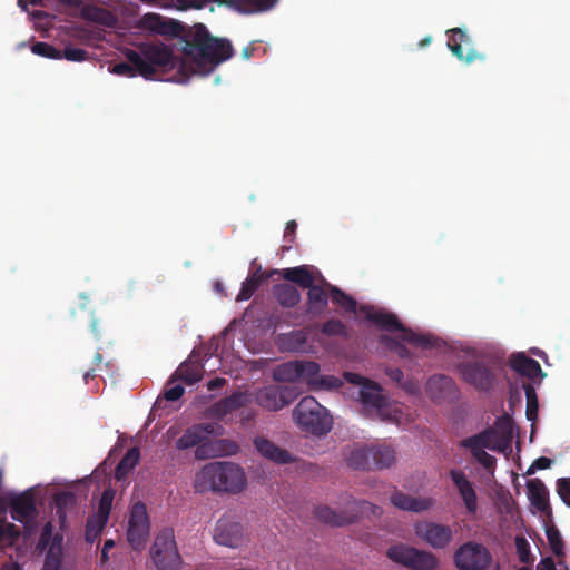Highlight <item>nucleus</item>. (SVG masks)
Returning <instances> with one entry per match:
<instances>
[{
    "mask_svg": "<svg viewBox=\"0 0 570 570\" xmlns=\"http://www.w3.org/2000/svg\"><path fill=\"white\" fill-rule=\"evenodd\" d=\"M525 396H527V416L529 420L533 421L537 417L538 412V401L537 395L530 385L524 386Z\"/></svg>",
    "mask_w": 570,
    "mask_h": 570,
    "instance_id": "e433bc0d",
    "label": "nucleus"
},
{
    "mask_svg": "<svg viewBox=\"0 0 570 570\" xmlns=\"http://www.w3.org/2000/svg\"><path fill=\"white\" fill-rule=\"evenodd\" d=\"M149 517L145 504H132L128 515L127 538L134 548L141 547L149 534Z\"/></svg>",
    "mask_w": 570,
    "mask_h": 570,
    "instance_id": "dca6fc26",
    "label": "nucleus"
},
{
    "mask_svg": "<svg viewBox=\"0 0 570 570\" xmlns=\"http://www.w3.org/2000/svg\"><path fill=\"white\" fill-rule=\"evenodd\" d=\"M295 393L288 387L268 384L257 391L256 403L267 411H279L295 399Z\"/></svg>",
    "mask_w": 570,
    "mask_h": 570,
    "instance_id": "f3484780",
    "label": "nucleus"
},
{
    "mask_svg": "<svg viewBox=\"0 0 570 570\" xmlns=\"http://www.w3.org/2000/svg\"><path fill=\"white\" fill-rule=\"evenodd\" d=\"M551 464L550 459L548 458H539L535 460L528 469L527 474H533L537 470L548 469Z\"/></svg>",
    "mask_w": 570,
    "mask_h": 570,
    "instance_id": "a18cd8bd",
    "label": "nucleus"
},
{
    "mask_svg": "<svg viewBox=\"0 0 570 570\" xmlns=\"http://www.w3.org/2000/svg\"><path fill=\"white\" fill-rule=\"evenodd\" d=\"M139 27L145 31L169 37L178 36L181 29L179 23L156 13L145 14L139 21Z\"/></svg>",
    "mask_w": 570,
    "mask_h": 570,
    "instance_id": "4be33fe9",
    "label": "nucleus"
},
{
    "mask_svg": "<svg viewBox=\"0 0 570 570\" xmlns=\"http://www.w3.org/2000/svg\"><path fill=\"white\" fill-rule=\"evenodd\" d=\"M412 499L413 495L403 492H394L391 495L390 501L394 507L404 511H410V508L412 505Z\"/></svg>",
    "mask_w": 570,
    "mask_h": 570,
    "instance_id": "58836bf2",
    "label": "nucleus"
},
{
    "mask_svg": "<svg viewBox=\"0 0 570 570\" xmlns=\"http://www.w3.org/2000/svg\"><path fill=\"white\" fill-rule=\"evenodd\" d=\"M333 299L343 307L356 312V303L337 289H333Z\"/></svg>",
    "mask_w": 570,
    "mask_h": 570,
    "instance_id": "79ce46f5",
    "label": "nucleus"
},
{
    "mask_svg": "<svg viewBox=\"0 0 570 570\" xmlns=\"http://www.w3.org/2000/svg\"><path fill=\"white\" fill-rule=\"evenodd\" d=\"M275 0H229V3L242 12H255L266 10Z\"/></svg>",
    "mask_w": 570,
    "mask_h": 570,
    "instance_id": "7c9ffc66",
    "label": "nucleus"
},
{
    "mask_svg": "<svg viewBox=\"0 0 570 570\" xmlns=\"http://www.w3.org/2000/svg\"><path fill=\"white\" fill-rule=\"evenodd\" d=\"M115 547V542L114 540H107L105 543H104V548H102V560L106 561L108 559V551L110 549H112Z\"/></svg>",
    "mask_w": 570,
    "mask_h": 570,
    "instance_id": "864d4df0",
    "label": "nucleus"
},
{
    "mask_svg": "<svg viewBox=\"0 0 570 570\" xmlns=\"http://www.w3.org/2000/svg\"><path fill=\"white\" fill-rule=\"evenodd\" d=\"M491 563V553L478 542L463 543L454 553V564L459 570H488Z\"/></svg>",
    "mask_w": 570,
    "mask_h": 570,
    "instance_id": "9b49d317",
    "label": "nucleus"
},
{
    "mask_svg": "<svg viewBox=\"0 0 570 570\" xmlns=\"http://www.w3.org/2000/svg\"><path fill=\"white\" fill-rule=\"evenodd\" d=\"M295 423L306 433L326 434L332 429V417L327 410L314 397H304L293 411Z\"/></svg>",
    "mask_w": 570,
    "mask_h": 570,
    "instance_id": "6e6552de",
    "label": "nucleus"
},
{
    "mask_svg": "<svg viewBox=\"0 0 570 570\" xmlns=\"http://www.w3.org/2000/svg\"><path fill=\"white\" fill-rule=\"evenodd\" d=\"M184 394V387L179 384H175L171 387L167 389L165 392V396L169 401H176Z\"/></svg>",
    "mask_w": 570,
    "mask_h": 570,
    "instance_id": "49530a36",
    "label": "nucleus"
},
{
    "mask_svg": "<svg viewBox=\"0 0 570 570\" xmlns=\"http://www.w3.org/2000/svg\"><path fill=\"white\" fill-rule=\"evenodd\" d=\"M292 336L297 340L296 344H291V343L286 344L285 342H283L282 345L285 346V347L292 348V350H298L301 347V344L304 342L305 338H304V336L301 333H295Z\"/></svg>",
    "mask_w": 570,
    "mask_h": 570,
    "instance_id": "603ef678",
    "label": "nucleus"
},
{
    "mask_svg": "<svg viewBox=\"0 0 570 570\" xmlns=\"http://www.w3.org/2000/svg\"><path fill=\"white\" fill-rule=\"evenodd\" d=\"M450 478L461 498L466 513L474 515L479 509V500L473 483L468 479L464 472L452 470Z\"/></svg>",
    "mask_w": 570,
    "mask_h": 570,
    "instance_id": "aec40b11",
    "label": "nucleus"
},
{
    "mask_svg": "<svg viewBox=\"0 0 570 570\" xmlns=\"http://www.w3.org/2000/svg\"><path fill=\"white\" fill-rule=\"evenodd\" d=\"M357 313L360 317L366 318L389 330L396 331L397 338H401L403 342H409L417 346L425 343L423 337L405 330L393 315L386 314L381 309H376L373 306H361Z\"/></svg>",
    "mask_w": 570,
    "mask_h": 570,
    "instance_id": "f8f14e48",
    "label": "nucleus"
},
{
    "mask_svg": "<svg viewBox=\"0 0 570 570\" xmlns=\"http://www.w3.org/2000/svg\"><path fill=\"white\" fill-rule=\"evenodd\" d=\"M510 364L515 372L530 379L543 375L540 364L537 361L527 357L523 353L513 355L510 360Z\"/></svg>",
    "mask_w": 570,
    "mask_h": 570,
    "instance_id": "cd10ccee",
    "label": "nucleus"
},
{
    "mask_svg": "<svg viewBox=\"0 0 570 570\" xmlns=\"http://www.w3.org/2000/svg\"><path fill=\"white\" fill-rule=\"evenodd\" d=\"M19 533L13 523L0 521V543L2 546H12L19 538Z\"/></svg>",
    "mask_w": 570,
    "mask_h": 570,
    "instance_id": "f704fd0d",
    "label": "nucleus"
},
{
    "mask_svg": "<svg viewBox=\"0 0 570 570\" xmlns=\"http://www.w3.org/2000/svg\"><path fill=\"white\" fill-rule=\"evenodd\" d=\"M151 558L160 570L178 569L180 558L171 533H163L156 538L151 548Z\"/></svg>",
    "mask_w": 570,
    "mask_h": 570,
    "instance_id": "4468645a",
    "label": "nucleus"
},
{
    "mask_svg": "<svg viewBox=\"0 0 570 570\" xmlns=\"http://www.w3.org/2000/svg\"><path fill=\"white\" fill-rule=\"evenodd\" d=\"M343 330V326L338 322H331L324 326V332L328 334H338Z\"/></svg>",
    "mask_w": 570,
    "mask_h": 570,
    "instance_id": "3c124183",
    "label": "nucleus"
},
{
    "mask_svg": "<svg viewBox=\"0 0 570 570\" xmlns=\"http://www.w3.org/2000/svg\"><path fill=\"white\" fill-rule=\"evenodd\" d=\"M132 68H135L132 65L129 66V65H126V63H119V65H116L114 68H112V72L116 73V75H119V76H134L135 72L132 71Z\"/></svg>",
    "mask_w": 570,
    "mask_h": 570,
    "instance_id": "09e8293b",
    "label": "nucleus"
},
{
    "mask_svg": "<svg viewBox=\"0 0 570 570\" xmlns=\"http://www.w3.org/2000/svg\"><path fill=\"white\" fill-rule=\"evenodd\" d=\"M436 504V500L431 495H413L411 512L422 513L432 510Z\"/></svg>",
    "mask_w": 570,
    "mask_h": 570,
    "instance_id": "c9c22d12",
    "label": "nucleus"
},
{
    "mask_svg": "<svg viewBox=\"0 0 570 570\" xmlns=\"http://www.w3.org/2000/svg\"><path fill=\"white\" fill-rule=\"evenodd\" d=\"M139 461V451L137 449H130L116 470V478L118 480L124 479L129 471H131Z\"/></svg>",
    "mask_w": 570,
    "mask_h": 570,
    "instance_id": "473e14b6",
    "label": "nucleus"
},
{
    "mask_svg": "<svg viewBox=\"0 0 570 570\" xmlns=\"http://www.w3.org/2000/svg\"><path fill=\"white\" fill-rule=\"evenodd\" d=\"M440 382H441L442 384H446V383H448V380H445V379H440Z\"/></svg>",
    "mask_w": 570,
    "mask_h": 570,
    "instance_id": "052dcab7",
    "label": "nucleus"
},
{
    "mask_svg": "<svg viewBox=\"0 0 570 570\" xmlns=\"http://www.w3.org/2000/svg\"><path fill=\"white\" fill-rule=\"evenodd\" d=\"M527 489L531 504L538 511L549 513V493L544 484L538 479H532L528 481Z\"/></svg>",
    "mask_w": 570,
    "mask_h": 570,
    "instance_id": "bb28decb",
    "label": "nucleus"
},
{
    "mask_svg": "<svg viewBox=\"0 0 570 570\" xmlns=\"http://www.w3.org/2000/svg\"><path fill=\"white\" fill-rule=\"evenodd\" d=\"M63 57L71 61H80L85 58V52L77 48H67L63 52Z\"/></svg>",
    "mask_w": 570,
    "mask_h": 570,
    "instance_id": "de8ad7c7",
    "label": "nucleus"
},
{
    "mask_svg": "<svg viewBox=\"0 0 570 570\" xmlns=\"http://www.w3.org/2000/svg\"><path fill=\"white\" fill-rule=\"evenodd\" d=\"M511 438V424L509 420H503L500 421L494 429L468 439L463 444L471 450L473 455L483 466L491 469L494 465V459L484 450L489 449L499 452H507L510 450Z\"/></svg>",
    "mask_w": 570,
    "mask_h": 570,
    "instance_id": "423d86ee",
    "label": "nucleus"
},
{
    "mask_svg": "<svg viewBox=\"0 0 570 570\" xmlns=\"http://www.w3.org/2000/svg\"><path fill=\"white\" fill-rule=\"evenodd\" d=\"M168 434H170L171 436H174L176 434V431L174 429H169L168 430Z\"/></svg>",
    "mask_w": 570,
    "mask_h": 570,
    "instance_id": "13d9d810",
    "label": "nucleus"
},
{
    "mask_svg": "<svg viewBox=\"0 0 570 570\" xmlns=\"http://www.w3.org/2000/svg\"><path fill=\"white\" fill-rule=\"evenodd\" d=\"M449 42L448 47L459 59L464 61H472L475 58V53L472 50H469L468 55L464 56L462 51V45H469V39L465 33L461 29H452L449 31Z\"/></svg>",
    "mask_w": 570,
    "mask_h": 570,
    "instance_id": "c85d7f7f",
    "label": "nucleus"
},
{
    "mask_svg": "<svg viewBox=\"0 0 570 570\" xmlns=\"http://www.w3.org/2000/svg\"><path fill=\"white\" fill-rule=\"evenodd\" d=\"M415 535L434 549L446 548L454 537V531L450 525L433 521H419L414 524Z\"/></svg>",
    "mask_w": 570,
    "mask_h": 570,
    "instance_id": "ddd939ff",
    "label": "nucleus"
},
{
    "mask_svg": "<svg viewBox=\"0 0 570 570\" xmlns=\"http://www.w3.org/2000/svg\"><path fill=\"white\" fill-rule=\"evenodd\" d=\"M277 299L282 305L293 306L299 301L297 289L292 285H281L276 288Z\"/></svg>",
    "mask_w": 570,
    "mask_h": 570,
    "instance_id": "72a5a7b5",
    "label": "nucleus"
},
{
    "mask_svg": "<svg viewBox=\"0 0 570 570\" xmlns=\"http://www.w3.org/2000/svg\"><path fill=\"white\" fill-rule=\"evenodd\" d=\"M177 376L186 381L187 383L191 384L194 382H197L200 379V373L198 370L193 372V374H189V365L183 364L178 367L176 372Z\"/></svg>",
    "mask_w": 570,
    "mask_h": 570,
    "instance_id": "a19ab883",
    "label": "nucleus"
},
{
    "mask_svg": "<svg viewBox=\"0 0 570 570\" xmlns=\"http://www.w3.org/2000/svg\"><path fill=\"white\" fill-rule=\"evenodd\" d=\"M114 497L115 491L111 489H107L102 493L98 510L90 517L87 523L86 539L88 541H95L105 528L109 518Z\"/></svg>",
    "mask_w": 570,
    "mask_h": 570,
    "instance_id": "6ab92c4d",
    "label": "nucleus"
},
{
    "mask_svg": "<svg viewBox=\"0 0 570 570\" xmlns=\"http://www.w3.org/2000/svg\"><path fill=\"white\" fill-rule=\"evenodd\" d=\"M314 514L321 522L344 525L355 522L361 517L380 515L381 509L370 502L361 501L350 503L344 511L322 504L315 508Z\"/></svg>",
    "mask_w": 570,
    "mask_h": 570,
    "instance_id": "1a4fd4ad",
    "label": "nucleus"
},
{
    "mask_svg": "<svg viewBox=\"0 0 570 570\" xmlns=\"http://www.w3.org/2000/svg\"><path fill=\"white\" fill-rule=\"evenodd\" d=\"M254 444L262 456L274 463L284 464L293 460L292 455L286 450L279 448L266 438L257 436L254 440Z\"/></svg>",
    "mask_w": 570,
    "mask_h": 570,
    "instance_id": "b1692460",
    "label": "nucleus"
},
{
    "mask_svg": "<svg viewBox=\"0 0 570 570\" xmlns=\"http://www.w3.org/2000/svg\"><path fill=\"white\" fill-rule=\"evenodd\" d=\"M32 52L42 57L47 58H53V59H60L61 55L58 50H56L53 47L43 43L38 42L32 47Z\"/></svg>",
    "mask_w": 570,
    "mask_h": 570,
    "instance_id": "ea45409f",
    "label": "nucleus"
},
{
    "mask_svg": "<svg viewBox=\"0 0 570 570\" xmlns=\"http://www.w3.org/2000/svg\"><path fill=\"white\" fill-rule=\"evenodd\" d=\"M344 379L351 385V394L357 395L368 415L395 423L403 421L402 406L382 396L375 383L354 373H345Z\"/></svg>",
    "mask_w": 570,
    "mask_h": 570,
    "instance_id": "7ed1b4c3",
    "label": "nucleus"
},
{
    "mask_svg": "<svg viewBox=\"0 0 570 570\" xmlns=\"http://www.w3.org/2000/svg\"><path fill=\"white\" fill-rule=\"evenodd\" d=\"M215 289H216L217 292H219V293H220V292H223V286H222V284H220L219 282H217V283L215 284Z\"/></svg>",
    "mask_w": 570,
    "mask_h": 570,
    "instance_id": "4d7b16f0",
    "label": "nucleus"
},
{
    "mask_svg": "<svg viewBox=\"0 0 570 570\" xmlns=\"http://www.w3.org/2000/svg\"><path fill=\"white\" fill-rule=\"evenodd\" d=\"M308 288H309L308 296H309L311 302L313 304L323 305L326 301V295H325L324 291L314 284H312Z\"/></svg>",
    "mask_w": 570,
    "mask_h": 570,
    "instance_id": "37998d69",
    "label": "nucleus"
},
{
    "mask_svg": "<svg viewBox=\"0 0 570 570\" xmlns=\"http://www.w3.org/2000/svg\"><path fill=\"white\" fill-rule=\"evenodd\" d=\"M3 570H18V566L17 564H9L8 567H6Z\"/></svg>",
    "mask_w": 570,
    "mask_h": 570,
    "instance_id": "6e6d98bb",
    "label": "nucleus"
},
{
    "mask_svg": "<svg viewBox=\"0 0 570 570\" xmlns=\"http://www.w3.org/2000/svg\"><path fill=\"white\" fill-rule=\"evenodd\" d=\"M129 62L137 73L150 78L158 71H167L176 67L171 51L164 45H144L137 51L127 53Z\"/></svg>",
    "mask_w": 570,
    "mask_h": 570,
    "instance_id": "0eeeda50",
    "label": "nucleus"
},
{
    "mask_svg": "<svg viewBox=\"0 0 570 570\" xmlns=\"http://www.w3.org/2000/svg\"><path fill=\"white\" fill-rule=\"evenodd\" d=\"M233 55L232 43L223 38H213L202 24L195 26L193 41L184 49L179 65L183 73H208Z\"/></svg>",
    "mask_w": 570,
    "mask_h": 570,
    "instance_id": "f257e3e1",
    "label": "nucleus"
},
{
    "mask_svg": "<svg viewBox=\"0 0 570 570\" xmlns=\"http://www.w3.org/2000/svg\"><path fill=\"white\" fill-rule=\"evenodd\" d=\"M386 557L394 563L412 570H435L439 566L433 553L403 543L389 547Z\"/></svg>",
    "mask_w": 570,
    "mask_h": 570,
    "instance_id": "9d476101",
    "label": "nucleus"
},
{
    "mask_svg": "<svg viewBox=\"0 0 570 570\" xmlns=\"http://www.w3.org/2000/svg\"><path fill=\"white\" fill-rule=\"evenodd\" d=\"M558 493L563 502L570 505V479H561L558 481Z\"/></svg>",
    "mask_w": 570,
    "mask_h": 570,
    "instance_id": "c03bdc74",
    "label": "nucleus"
},
{
    "mask_svg": "<svg viewBox=\"0 0 570 570\" xmlns=\"http://www.w3.org/2000/svg\"><path fill=\"white\" fill-rule=\"evenodd\" d=\"M220 428L215 424H199L186 430L185 433L176 441L178 450L196 448V458L204 459L210 456H219L224 454L235 453L237 446L234 443L225 444L224 441H210L208 436L219 434Z\"/></svg>",
    "mask_w": 570,
    "mask_h": 570,
    "instance_id": "20e7f679",
    "label": "nucleus"
},
{
    "mask_svg": "<svg viewBox=\"0 0 570 570\" xmlns=\"http://www.w3.org/2000/svg\"><path fill=\"white\" fill-rule=\"evenodd\" d=\"M244 532L239 522L224 517L215 525L214 540L222 546L236 548L243 542Z\"/></svg>",
    "mask_w": 570,
    "mask_h": 570,
    "instance_id": "412c9836",
    "label": "nucleus"
},
{
    "mask_svg": "<svg viewBox=\"0 0 570 570\" xmlns=\"http://www.w3.org/2000/svg\"><path fill=\"white\" fill-rule=\"evenodd\" d=\"M12 517L14 520L30 528L35 518V504L30 495L14 497L11 501Z\"/></svg>",
    "mask_w": 570,
    "mask_h": 570,
    "instance_id": "393cba45",
    "label": "nucleus"
},
{
    "mask_svg": "<svg viewBox=\"0 0 570 570\" xmlns=\"http://www.w3.org/2000/svg\"><path fill=\"white\" fill-rule=\"evenodd\" d=\"M546 533L552 551L558 556L562 554L563 546L559 531L551 525L547 528Z\"/></svg>",
    "mask_w": 570,
    "mask_h": 570,
    "instance_id": "4c0bfd02",
    "label": "nucleus"
},
{
    "mask_svg": "<svg viewBox=\"0 0 570 570\" xmlns=\"http://www.w3.org/2000/svg\"><path fill=\"white\" fill-rule=\"evenodd\" d=\"M462 377L476 389L485 390L492 383V375L488 368L479 363L464 364L460 367Z\"/></svg>",
    "mask_w": 570,
    "mask_h": 570,
    "instance_id": "5701e85b",
    "label": "nucleus"
},
{
    "mask_svg": "<svg viewBox=\"0 0 570 570\" xmlns=\"http://www.w3.org/2000/svg\"><path fill=\"white\" fill-rule=\"evenodd\" d=\"M295 227H296V223L295 222H288L287 226H286V229L293 232L295 229Z\"/></svg>",
    "mask_w": 570,
    "mask_h": 570,
    "instance_id": "5fc2aeb1",
    "label": "nucleus"
},
{
    "mask_svg": "<svg viewBox=\"0 0 570 570\" xmlns=\"http://www.w3.org/2000/svg\"><path fill=\"white\" fill-rule=\"evenodd\" d=\"M264 274L257 269L250 276L246 278V281L243 283L240 292L237 296L238 301H247L250 298V296L254 294V292L257 289L262 281L265 278Z\"/></svg>",
    "mask_w": 570,
    "mask_h": 570,
    "instance_id": "2f4dec72",
    "label": "nucleus"
},
{
    "mask_svg": "<svg viewBox=\"0 0 570 570\" xmlns=\"http://www.w3.org/2000/svg\"><path fill=\"white\" fill-rule=\"evenodd\" d=\"M75 498L70 493H61L57 495L56 503L61 509L62 507H67L69 504H73Z\"/></svg>",
    "mask_w": 570,
    "mask_h": 570,
    "instance_id": "8fccbe9b",
    "label": "nucleus"
},
{
    "mask_svg": "<svg viewBox=\"0 0 570 570\" xmlns=\"http://www.w3.org/2000/svg\"><path fill=\"white\" fill-rule=\"evenodd\" d=\"M278 382L304 381L313 390H334L342 385L341 379L333 375H320V366L314 362H288L274 371Z\"/></svg>",
    "mask_w": 570,
    "mask_h": 570,
    "instance_id": "39448f33",
    "label": "nucleus"
},
{
    "mask_svg": "<svg viewBox=\"0 0 570 570\" xmlns=\"http://www.w3.org/2000/svg\"><path fill=\"white\" fill-rule=\"evenodd\" d=\"M248 485L243 468L232 462H213L204 465L195 475L197 492L218 491L228 494L243 493Z\"/></svg>",
    "mask_w": 570,
    "mask_h": 570,
    "instance_id": "f03ea898",
    "label": "nucleus"
},
{
    "mask_svg": "<svg viewBox=\"0 0 570 570\" xmlns=\"http://www.w3.org/2000/svg\"><path fill=\"white\" fill-rule=\"evenodd\" d=\"M250 401V395L245 392H237L230 397L224 400L216 405V412L219 415L234 411L240 406L246 405Z\"/></svg>",
    "mask_w": 570,
    "mask_h": 570,
    "instance_id": "c756f323",
    "label": "nucleus"
},
{
    "mask_svg": "<svg viewBox=\"0 0 570 570\" xmlns=\"http://www.w3.org/2000/svg\"><path fill=\"white\" fill-rule=\"evenodd\" d=\"M395 460L393 450L387 446L376 449L360 448L352 452L348 461L354 468H387Z\"/></svg>",
    "mask_w": 570,
    "mask_h": 570,
    "instance_id": "2eb2a0df",
    "label": "nucleus"
},
{
    "mask_svg": "<svg viewBox=\"0 0 570 570\" xmlns=\"http://www.w3.org/2000/svg\"><path fill=\"white\" fill-rule=\"evenodd\" d=\"M525 542L523 540H518V547L519 549L521 548L522 544H524Z\"/></svg>",
    "mask_w": 570,
    "mask_h": 570,
    "instance_id": "bf43d9fd",
    "label": "nucleus"
},
{
    "mask_svg": "<svg viewBox=\"0 0 570 570\" xmlns=\"http://www.w3.org/2000/svg\"><path fill=\"white\" fill-rule=\"evenodd\" d=\"M40 546L45 553L42 570H60L62 561V535L52 534L51 524L42 531Z\"/></svg>",
    "mask_w": 570,
    "mask_h": 570,
    "instance_id": "a211bd4d",
    "label": "nucleus"
},
{
    "mask_svg": "<svg viewBox=\"0 0 570 570\" xmlns=\"http://www.w3.org/2000/svg\"><path fill=\"white\" fill-rule=\"evenodd\" d=\"M282 276L302 287H309L321 278L318 272L311 266H298L283 269Z\"/></svg>",
    "mask_w": 570,
    "mask_h": 570,
    "instance_id": "a878e982",
    "label": "nucleus"
}]
</instances>
